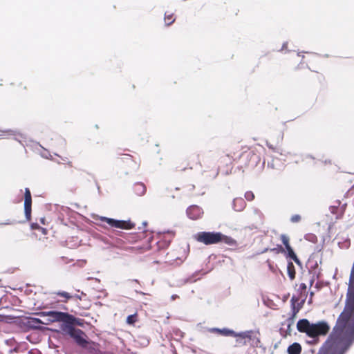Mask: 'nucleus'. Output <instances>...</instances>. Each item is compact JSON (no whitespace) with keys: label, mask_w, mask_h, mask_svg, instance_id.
I'll return each instance as SVG.
<instances>
[{"label":"nucleus","mask_w":354,"mask_h":354,"mask_svg":"<svg viewBox=\"0 0 354 354\" xmlns=\"http://www.w3.org/2000/svg\"><path fill=\"white\" fill-rule=\"evenodd\" d=\"M194 239L205 245L216 244L220 242H223L229 245L235 244V241L232 238L216 232H198L194 235Z\"/></svg>","instance_id":"f257e3e1"},{"label":"nucleus","mask_w":354,"mask_h":354,"mask_svg":"<svg viewBox=\"0 0 354 354\" xmlns=\"http://www.w3.org/2000/svg\"><path fill=\"white\" fill-rule=\"evenodd\" d=\"M328 329V326L324 322L311 325V337L326 335Z\"/></svg>","instance_id":"423d86ee"},{"label":"nucleus","mask_w":354,"mask_h":354,"mask_svg":"<svg viewBox=\"0 0 354 354\" xmlns=\"http://www.w3.org/2000/svg\"><path fill=\"white\" fill-rule=\"evenodd\" d=\"M233 206L236 211H241L245 206V202L242 198H235L233 201Z\"/></svg>","instance_id":"9b49d317"},{"label":"nucleus","mask_w":354,"mask_h":354,"mask_svg":"<svg viewBox=\"0 0 354 354\" xmlns=\"http://www.w3.org/2000/svg\"><path fill=\"white\" fill-rule=\"evenodd\" d=\"M245 198H246V200L250 201H252L254 199V194L252 192H247L245 194Z\"/></svg>","instance_id":"412c9836"},{"label":"nucleus","mask_w":354,"mask_h":354,"mask_svg":"<svg viewBox=\"0 0 354 354\" xmlns=\"http://www.w3.org/2000/svg\"><path fill=\"white\" fill-rule=\"evenodd\" d=\"M266 145H267V146H268L270 149H272V150H275V149L273 147V146H272V145L269 144L268 142H267V144H266Z\"/></svg>","instance_id":"393cba45"},{"label":"nucleus","mask_w":354,"mask_h":354,"mask_svg":"<svg viewBox=\"0 0 354 354\" xmlns=\"http://www.w3.org/2000/svg\"><path fill=\"white\" fill-rule=\"evenodd\" d=\"M136 321V315H129L127 318V323L129 325L133 324Z\"/></svg>","instance_id":"6ab92c4d"},{"label":"nucleus","mask_w":354,"mask_h":354,"mask_svg":"<svg viewBox=\"0 0 354 354\" xmlns=\"http://www.w3.org/2000/svg\"><path fill=\"white\" fill-rule=\"evenodd\" d=\"M300 219H301V216L299 215H298V214L293 215L290 218V221L292 223L299 222L300 221Z\"/></svg>","instance_id":"4be33fe9"},{"label":"nucleus","mask_w":354,"mask_h":354,"mask_svg":"<svg viewBox=\"0 0 354 354\" xmlns=\"http://www.w3.org/2000/svg\"><path fill=\"white\" fill-rule=\"evenodd\" d=\"M286 46H287V43H284L283 44L282 49H284L285 48H286Z\"/></svg>","instance_id":"a878e982"},{"label":"nucleus","mask_w":354,"mask_h":354,"mask_svg":"<svg viewBox=\"0 0 354 354\" xmlns=\"http://www.w3.org/2000/svg\"><path fill=\"white\" fill-rule=\"evenodd\" d=\"M288 274L291 280L295 277V267L292 262H289L287 266Z\"/></svg>","instance_id":"ddd939ff"},{"label":"nucleus","mask_w":354,"mask_h":354,"mask_svg":"<svg viewBox=\"0 0 354 354\" xmlns=\"http://www.w3.org/2000/svg\"><path fill=\"white\" fill-rule=\"evenodd\" d=\"M57 295H59L61 297H63L65 298V300L64 301H66V300H68V299L71 298V296L69 295V293L66 292H64V291H60V292H57L56 293Z\"/></svg>","instance_id":"aec40b11"},{"label":"nucleus","mask_w":354,"mask_h":354,"mask_svg":"<svg viewBox=\"0 0 354 354\" xmlns=\"http://www.w3.org/2000/svg\"><path fill=\"white\" fill-rule=\"evenodd\" d=\"M187 216L192 220L199 218L203 214V210L197 205H191L187 209Z\"/></svg>","instance_id":"6e6552de"},{"label":"nucleus","mask_w":354,"mask_h":354,"mask_svg":"<svg viewBox=\"0 0 354 354\" xmlns=\"http://www.w3.org/2000/svg\"><path fill=\"white\" fill-rule=\"evenodd\" d=\"M99 218L102 221H106L111 227H114L116 228L131 229L133 227V224L125 221L115 220L113 218H110L104 216H100L99 217Z\"/></svg>","instance_id":"39448f33"},{"label":"nucleus","mask_w":354,"mask_h":354,"mask_svg":"<svg viewBox=\"0 0 354 354\" xmlns=\"http://www.w3.org/2000/svg\"><path fill=\"white\" fill-rule=\"evenodd\" d=\"M306 285L305 283H301L300 286H299V290H306Z\"/></svg>","instance_id":"5701e85b"},{"label":"nucleus","mask_w":354,"mask_h":354,"mask_svg":"<svg viewBox=\"0 0 354 354\" xmlns=\"http://www.w3.org/2000/svg\"><path fill=\"white\" fill-rule=\"evenodd\" d=\"M281 240L283 245H285L286 249L290 246L289 244V237L285 234H282L281 236Z\"/></svg>","instance_id":"f3484780"},{"label":"nucleus","mask_w":354,"mask_h":354,"mask_svg":"<svg viewBox=\"0 0 354 354\" xmlns=\"http://www.w3.org/2000/svg\"><path fill=\"white\" fill-rule=\"evenodd\" d=\"M288 328H290L292 322L290 320H288Z\"/></svg>","instance_id":"bb28decb"},{"label":"nucleus","mask_w":354,"mask_h":354,"mask_svg":"<svg viewBox=\"0 0 354 354\" xmlns=\"http://www.w3.org/2000/svg\"><path fill=\"white\" fill-rule=\"evenodd\" d=\"M32 322L39 323V324H46L45 322H41V320H39V319H37V318L32 319Z\"/></svg>","instance_id":"b1692460"},{"label":"nucleus","mask_w":354,"mask_h":354,"mask_svg":"<svg viewBox=\"0 0 354 354\" xmlns=\"http://www.w3.org/2000/svg\"><path fill=\"white\" fill-rule=\"evenodd\" d=\"M36 149L37 150H40L41 149L42 150V152H41V156L43 157V158H50V157L51 156L50 154L48 153V151L47 150H46L45 149H44L41 145H40L39 144L37 143L36 144Z\"/></svg>","instance_id":"4468645a"},{"label":"nucleus","mask_w":354,"mask_h":354,"mask_svg":"<svg viewBox=\"0 0 354 354\" xmlns=\"http://www.w3.org/2000/svg\"><path fill=\"white\" fill-rule=\"evenodd\" d=\"M41 317H46V321L50 322H63V326L68 325V324H75L78 326H82V320L77 319L71 315L66 313L58 311H47L41 313Z\"/></svg>","instance_id":"f03ea898"},{"label":"nucleus","mask_w":354,"mask_h":354,"mask_svg":"<svg viewBox=\"0 0 354 354\" xmlns=\"http://www.w3.org/2000/svg\"><path fill=\"white\" fill-rule=\"evenodd\" d=\"M294 299H295V297H293L292 298V299H291V300H292V301H294Z\"/></svg>","instance_id":"cd10ccee"},{"label":"nucleus","mask_w":354,"mask_h":354,"mask_svg":"<svg viewBox=\"0 0 354 354\" xmlns=\"http://www.w3.org/2000/svg\"><path fill=\"white\" fill-rule=\"evenodd\" d=\"M175 21V18L173 16V14L165 13V22L167 25L171 24Z\"/></svg>","instance_id":"2eb2a0df"},{"label":"nucleus","mask_w":354,"mask_h":354,"mask_svg":"<svg viewBox=\"0 0 354 354\" xmlns=\"http://www.w3.org/2000/svg\"><path fill=\"white\" fill-rule=\"evenodd\" d=\"M31 205H32V198L31 194L29 189H25V200H24V212L25 216L27 220L30 219L31 216Z\"/></svg>","instance_id":"0eeeda50"},{"label":"nucleus","mask_w":354,"mask_h":354,"mask_svg":"<svg viewBox=\"0 0 354 354\" xmlns=\"http://www.w3.org/2000/svg\"><path fill=\"white\" fill-rule=\"evenodd\" d=\"M0 131L2 133V134L0 135V136H1V137L10 136V135L15 136L16 133H17L15 131H13V130H0Z\"/></svg>","instance_id":"a211bd4d"},{"label":"nucleus","mask_w":354,"mask_h":354,"mask_svg":"<svg viewBox=\"0 0 354 354\" xmlns=\"http://www.w3.org/2000/svg\"><path fill=\"white\" fill-rule=\"evenodd\" d=\"M297 330L301 333H306L310 336V322L306 319L299 320L297 324Z\"/></svg>","instance_id":"1a4fd4ad"},{"label":"nucleus","mask_w":354,"mask_h":354,"mask_svg":"<svg viewBox=\"0 0 354 354\" xmlns=\"http://www.w3.org/2000/svg\"><path fill=\"white\" fill-rule=\"evenodd\" d=\"M73 325L76 324H68V325L63 326L62 330L73 337L78 344L84 346L86 343L85 334L81 330L75 328Z\"/></svg>","instance_id":"7ed1b4c3"},{"label":"nucleus","mask_w":354,"mask_h":354,"mask_svg":"<svg viewBox=\"0 0 354 354\" xmlns=\"http://www.w3.org/2000/svg\"><path fill=\"white\" fill-rule=\"evenodd\" d=\"M211 331H216L217 333H220L221 335L223 336H233L236 337H240L241 339H252V335L253 334L252 331L248 330L241 333H236L232 330L228 329V328H212L211 329Z\"/></svg>","instance_id":"20e7f679"},{"label":"nucleus","mask_w":354,"mask_h":354,"mask_svg":"<svg viewBox=\"0 0 354 354\" xmlns=\"http://www.w3.org/2000/svg\"><path fill=\"white\" fill-rule=\"evenodd\" d=\"M287 250V257H289L290 259H292L298 265H300V261L296 254H295L292 248L290 246H288V248H286Z\"/></svg>","instance_id":"f8f14e48"},{"label":"nucleus","mask_w":354,"mask_h":354,"mask_svg":"<svg viewBox=\"0 0 354 354\" xmlns=\"http://www.w3.org/2000/svg\"><path fill=\"white\" fill-rule=\"evenodd\" d=\"M136 189L137 193L140 195L144 194L146 190L145 185L142 183L136 185Z\"/></svg>","instance_id":"dca6fc26"},{"label":"nucleus","mask_w":354,"mask_h":354,"mask_svg":"<svg viewBox=\"0 0 354 354\" xmlns=\"http://www.w3.org/2000/svg\"><path fill=\"white\" fill-rule=\"evenodd\" d=\"M301 350V347L298 343H293L288 348V354H299Z\"/></svg>","instance_id":"9d476101"}]
</instances>
